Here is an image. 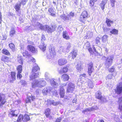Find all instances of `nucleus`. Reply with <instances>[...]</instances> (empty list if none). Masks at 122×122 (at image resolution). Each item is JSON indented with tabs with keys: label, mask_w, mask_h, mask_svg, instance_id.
<instances>
[{
	"label": "nucleus",
	"mask_w": 122,
	"mask_h": 122,
	"mask_svg": "<svg viewBox=\"0 0 122 122\" xmlns=\"http://www.w3.org/2000/svg\"><path fill=\"white\" fill-rule=\"evenodd\" d=\"M39 83V81L37 80H36L34 82L32 83V88H35V87L37 86Z\"/></svg>",
	"instance_id": "c9c22d12"
},
{
	"label": "nucleus",
	"mask_w": 122,
	"mask_h": 122,
	"mask_svg": "<svg viewBox=\"0 0 122 122\" xmlns=\"http://www.w3.org/2000/svg\"><path fill=\"white\" fill-rule=\"evenodd\" d=\"M36 97L35 96L33 95H31L30 96H28L25 99V103H31V100L33 101H34Z\"/></svg>",
	"instance_id": "4468645a"
},
{
	"label": "nucleus",
	"mask_w": 122,
	"mask_h": 122,
	"mask_svg": "<svg viewBox=\"0 0 122 122\" xmlns=\"http://www.w3.org/2000/svg\"><path fill=\"white\" fill-rule=\"evenodd\" d=\"M21 2L19 4H16L14 8L15 10L16 11L18 12L20 9V7L21 6Z\"/></svg>",
	"instance_id": "2f4dec72"
},
{
	"label": "nucleus",
	"mask_w": 122,
	"mask_h": 122,
	"mask_svg": "<svg viewBox=\"0 0 122 122\" xmlns=\"http://www.w3.org/2000/svg\"><path fill=\"white\" fill-rule=\"evenodd\" d=\"M115 70V68L113 66L108 69V71L109 72L112 73Z\"/></svg>",
	"instance_id": "49530a36"
},
{
	"label": "nucleus",
	"mask_w": 122,
	"mask_h": 122,
	"mask_svg": "<svg viewBox=\"0 0 122 122\" xmlns=\"http://www.w3.org/2000/svg\"><path fill=\"white\" fill-rule=\"evenodd\" d=\"M9 46L10 49L12 51L14 52L15 51V46L14 44L11 43L9 44Z\"/></svg>",
	"instance_id": "c756f323"
},
{
	"label": "nucleus",
	"mask_w": 122,
	"mask_h": 122,
	"mask_svg": "<svg viewBox=\"0 0 122 122\" xmlns=\"http://www.w3.org/2000/svg\"><path fill=\"white\" fill-rule=\"evenodd\" d=\"M61 78L63 79L64 81H66L69 80V75L67 74H64L62 75Z\"/></svg>",
	"instance_id": "5701e85b"
},
{
	"label": "nucleus",
	"mask_w": 122,
	"mask_h": 122,
	"mask_svg": "<svg viewBox=\"0 0 122 122\" xmlns=\"http://www.w3.org/2000/svg\"><path fill=\"white\" fill-rule=\"evenodd\" d=\"M95 96L96 98L103 101L106 100V98L103 97L102 95V93L100 91H98L95 93Z\"/></svg>",
	"instance_id": "9d476101"
},
{
	"label": "nucleus",
	"mask_w": 122,
	"mask_h": 122,
	"mask_svg": "<svg viewBox=\"0 0 122 122\" xmlns=\"http://www.w3.org/2000/svg\"><path fill=\"white\" fill-rule=\"evenodd\" d=\"M30 61L33 63H35L36 61L35 59L33 57H32V58L30 60Z\"/></svg>",
	"instance_id": "bf43d9fd"
},
{
	"label": "nucleus",
	"mask_w": 122,
	"mask_h": 122,
	"mask_svg": "<svg viewBox=\"0 0 122 122\" xmlns=\"http://www.w3.org/2000/svg\"><path fill=\"white\" fill-rule=\"evenodd\" d=\"M22 54L24 56H30V54L27 51H25L22 53Z\"/></svg>",
	"instance_id": "c03bdc74"
},
{
	"label": "nucleus",
	"mask_w": 122,
	"mask_h": 122,
	"mask_svg": "<svg viewBox=\"0 0 122 122\" xmlns=\"http://www.w3.org/2000/svg\"><path fill=\"white\" fill-rule=\"evenodd\" d=\"M2 15L1 14V13L0 12V21H1L2 20Z\"/></svg>",
	"instance_id": "0e129e2a"
},
{
	"label": "nucleus",
	"mask_w": 122,
	"mask_h": 122,
	"mask_svg": "<svg viewBox=\"0 0 122 122\" xmlns=\"http://www.w3.org/2000/svg\"><path fill=\"white\" fill-rule=\"evenodd\" d=\"M15 34V28H11L10 31L9 35L11 37L13 36Z\"/></svg>",
	"instance_id": "7c9ffc66"
},
{
	"label": "nucleus",
	"mask_w": 122,
	"mask_h": 122,
	"mask_svg": "<svg viewBox=\"0 0 122 122\" xmlns=\"http://www.w3.org/2000/svg\"><path fill=\"white\" fill-rule=\"evenodd\" d=\"M102 28L104 32H107L110 30V29L108 28L104 27H103Z\"/></svg>",
	"instance_id": "09e8293b"
},
{
	"label": "nucleus",
	"mask_w": 122,
	"mask_h": 122,
	"mask_svg": "<svg viewBox=\"0 0 122 122\" xmlns=\"http://www.w3.org/2000/svg\"><path fill=\"white\" fill-rule=\"evenodd\" d=\"M85 45L86 49H87L90 53L91 54H93L94 52L92 48L91 47L90 43L88 42H87L86 43Z\"/></svg>",
	"instance_id": "dca6fc26"
},
{
	"label": "nucleus",
	"mask_w": 122,
	"mask_h": 122,
	"mask_svg": "<svg viewBox=\"0 0 122 122\" xmlns=\"http://www.w3.org/2000/svg\"><path fill=\"white\" fill-rule=\"evenodd\" d=\"M39 28L41 30H45V25H43L42 24H39Z\"/></svg>",
	"instance_id": "de8ad7c7"
},
{
	"label": "nucleus",
	"mask_w": 122,
	"mask_h": 122,
	"mask_svg": "<svg viewBox=\"0 0 122 122\" xmlns=\"http://www.w3.org/2000/svg\"><path fill=\"white\" fill-rule=\"evenodd\" d=\"M74 3L76 4H77L78 3V1L77 0H75Z\"/></svg>",
	"instance_id": "774afa93"
},
{
	"label": "nucleus",
	"mask_w": 122,
	"mask_h": 122,
	"mask_svg": "<svg viewBox=\"0 0 122 122\" xmlns=\"http://www.w3.org/2000/svg\"><path fill=\"white\" fill-rule=\"evenodd\" d=\"M2 53L3 54L8 56H10L11 54L9 51L7 49L4 48L2 50Z\"/></svg>",
	"instance_id": "bb28decb"
},
{
	"label": "nucleus",
	"mask_w": 122,
	"mask_h": 122,
	"mask_svg": "<svg viewBox=\"0 0 122 122\" xmlns=\"http://www.w3.org/2000/svg\"><path fill=\"white\" fill-rule=\"evenodd\" d=\"M98 109V107L97 106H93L89 108L88 110L89 111H91L94 110H96Z\"/></svg>",
	"instance_id": "58836bf2"
},
{
	"label": "nucleus",
	"mask_w": 122,
	"mask_h": 122,
	"mask_svg": "<svg viewBox=\"0 0 122 122\" xmlns=\"http://www.w3.org/2000/svg\"><path fill=\"white\" fill-rule=\"evenodd\" d=\"M46 47L44 42L42 43L39 46V48L42 50L43 51H45Z\"/></svg>",
	"instance_id": "cd10ccee"
},
{
	"label": "nucleus",
	"mask_w": 122,
	"mask_h": 122,
	"mask_svg": "<svg viewBox=\"0 0 122 122\" xmlns=\"http://www.w3.org/2000/svg\"><path fill=\"white\" fill-rule=\"evenodd\" d=\"M28 0H21V3L23 5H25L28 1Z\"/></svg>",
	"instance_id": "3c124183"
},
{
	"label": "nucleus",
	"mask_w": 122,
	"mask_h": 122,
	"mask_svg": "<svg viewBox=\"0 0 122 122\" xmlns=\"http://www.w3.org/2000/svg\"><path fill=\"white\" fill-rule=\"evenodd\" d=\"M82 67L81 66H79V65H78L76 67L77 69L79 71H81V70L82 69Z\"/></svg>",
	"instance_id": "6e6d98bb"
},
{
	"label": "nucleus",
	"mask_w": 122,
	"mask_h": 122,
	"mask_svg": "<svg viewBox=\"0 0 122 122\" xmlns=\"http://www.w3.org/2000/svg\"><path fill=\"white\" fill-rule=\"evenodd\" d=\"M50 82L51 85L53 86L57 85V83L54 81L53 79H51L50 81Z\"/></svg>",
	"instance_id": "79ce46f5"
},
{
	"label": "nucleus",
	"mask_w": 122,
	"mask_h": 122,
	"mask_svg": "<svg viewBox=\"0 0 122 122\" xmlns=\"http://www.w3.org/2000/svg\"><path fill=\"white\" fill-rule=\"evenodd\" d=\"M75 15L74 13L72 11L71 12L69 13V17H73Z\"/></svg>",
	"instance_id": "5fc2aeb1"
},
{
	"label": "nucleus",
	"mask_w": 122,
	"mask_h": 122,
	"mask_svg": "<svg viewBox=\"0 0 122 122\" xmlns=\"http://www.w3.org/2000/svg\"><path fill=\"white\" fill-rule=\"evenodd\" d=\"M48 92V90L46 89H44L42 90V92L44 95H46Z\"/></svg>",
	"instance_id": "8fccbe9b"
},
{
	"label": "nucleus",
	"mask_w": 122,
	"mask_h": 122,
	"mask_svg": "<svg viewBox=\"0 0 122 122\" xmlns=\"http://www.w3.org/2000/svg\"><path fill=\"white\" fill-rule=\"evenodd\" d=\"M97 1V0H90V5L91 7L93 6L94 4V2Z\"/></svg>",
	"instance_id": "37998d69"
},
{
	"label": "nucleus",
	"mask_w": 122,
	"mask_h": 122,
	"mask_svg": "<svg viewBox=\"0 0 122 122\" xmlns=\"http://www.w3.org/2000/svg\"><path fill=\"white\" fill-rule=\"evenodd\" d=\"M39 70L40 68L37 65L33 67L32 71V74L30 77V80H33L38 77L39 72H37L35 73V72Z\"/></svg>",
	"instance_id": "f257e3e1"
},
{
	"label": "nucleus",
	"mask_w": 122,
	"mask_h": 122,
	"mask_svg": "<svg viewBox=\"0 0 122 122\" xmlns=\"http://www.w3.org/2000/svg\"><path fill=\"white\" fill-rule=\"evenodd\" d=\"M59 94L61 98H63L65 95V90L63 87H61L59 89Z\"/></svg>",
	"instance_id": "f3484780"
},
{
	"label": "nucleus",
	"mask_w": 122,
	"mask_h": 122,
	"mask_svg": "<svg viewBox=\"0 0 122 122\" xmlns=\"http://www.w3.org/2000/svg\"><path fill=\"white\" fill-rule=\"evenodd\" d=\"M114 58L113 56H110L107 57L104 63L105 65L109 67L111 66L112 63Z\"/></svg>",
	"instance_id": "39448f33"
},
{
	"label": "nucleus",
	"mask_w": 122,
	"mask_h": 122,
	"mask_svg": "<svg viewBox=\"0 0 122 122\" xmlns=\"http://www.w3.org/2000/svg\"><path fill=\"white\" fill-rule=\"evenodd\" d=\"M17 72L21 73L22 71V66L21 65H19L16 67Z\"/></svg>",
	"instance_id": "72a5a7b5"
},
{
	"label": "nucleus",
	"mask_w": 122,
	"mask_h": 122,
	"mask_svg": "<svg viewBox=\"0 0 122 122\" xmlns=\"http://www.w3.org/2000/svg\"><path fill=\"white\" fill-rule=\"evenodd\" d=\"M105 23L107 26L110 27L111 26V24H113L114 21L108 18H106Z\"/></svg>",
	"instance_id": "6ab92c4d"
},
{
	"label": "nucleus",
	"mask_w": 122,
	"mask_h": 122,
	"mask_svg": "<svg viewBox=\"0 0 122 122\" xmlns=\"http://www.w3.org/2000/svg\"><path fill=\"white\" fill-rule=\"evenodd\" d=\"M69 67L68 65H66L62 67L61 69L58 71L59 73L61 74L67 72L69 70Z\"/></svg>",
	"instance_id": "9b49d317"
},
{
	"label": "nucleus",
	"mask_w": 122,
	"mask_h": 122,
	"mask_svg": "<svg viewBox=\"0 0 122 122\" xmlns=\"http://www.w3.org/2000/svg\"><path fill=\"white\" fill-rule=\"evenodd\" d=\"M23 60L21 58H20L18 60V62L19 63L21 64L22 66L23 64Z\"/></svg>",
	"instance_id": "603ef678"
},
{
	"label": "nucleus",
	"mask_w": 122,
	"mask_h": 122,
	"mask_svg": "<svg viewBox=\"0 0 122 122\" xmlns=\"http://www.w3.org/2000/svg\"><path fill=\"white\" fill-rule=\"evenodd\" d=\"M71 47L70 44H69L67 46V49L68 50Z\"/></svg>",
	"instance_id": "e2e57ef3"
},
{
	"label": "nucleus",
	"mask_w": 122,
	"mask_h": 122,
	"mask_svg": "<svg viewBox=\"0 0 122 122\" xmlns=\"http://www.w3.org/2000/svg\"><path fill=\"white\" fill-rule=\"evenodd\" d=\"M10 77L11 79L10 80V82H13L16 80V73L15 71H11L10 72Z\"/></svg>",
	"instance_id": "2eb2a0df"
},
{
	"label": "nucleus",
	"mask_w": 122,
	"mask_h": 122,
	"mask_svg": "<svg viewBox=\"0 0 122 122\" xmlns=\"http://www.w3.org/2000/svg\"><path fill=\"white\" fill-rule=\"evenodd\" d=\"M75 84L72 83H69L67 88L66 92L67 93H72L75 88Z\"/></svg>",
	"instance_id": "423d86ee"
},
{
	"label": "nucleus",
	"mask_w": 122,
	"mask_h": 122,
	"mask_svg": "<svg viewBox=\"0 0 122 122\" xmlns=\"http://www.w3.org/2000/svg\"><path fill=\"white\" fill-rule=\"evenodd\" d=\"M41 40H45V36L43 35L42 36L41 38Z\"/></svg>",
	"instance_id": "052dcab7"
},
{
	"label": "nucleus",
	"mask_w": 122,
	"mask_h": 122,
	"mask_svg": "<svg viewBox=\"0 0 122 122\" xmlns=\"http://www.w3.org/2000/svg\"><path fill=\"white\" fill-rule=\"evenodd\" d=\"M24 116L23 114H20L18 116L17 120L14 122H21L22 121L23 122Z\"/></svg>",
	"instance_id": "b1692460"
},
{
	"label": "nucleus",
	"mask_w": 122,
	"mask_h": 122,
	"mask_svg": "<svg viewBox=\"0 0 122 122\" xmlns=\"http://www.w3.org/2000/svg\"><path fill=\"white\" fill-rule=\"evenodd\" d=\"M108 36L106 35L103 36L102 37V41L103 42H105L107 40Z\"/></svg>",
	"instance_id": "4c0bfd02"
},
{
	"label": "nucleus",
	"mask_w": 122,
	"mask_h": 122,
	"mask_svg": "<svg viewBox=\"0 0 122 122\" xmlns=\"http://www.w3.org/2000/svg\"><path fill=\"white\" fill-rule=\"evenodd\" d=\"M61 119L62 118L61 117H58L56 119L55 122H61Z\"/></svg>",
	"instance_id": "864d4df0"
},
{
	"label": "nucleus",
	"mask_w": 122,
	"mask_h": 122,
	"mask_svg": "<svg viewBox=\"0 0 122 122\" xmlns=\"http://www.w3.org/2000/svg\"><path fill=\"white\" fill-rule=\"evenodd\" d=\"M67 62V60L65 58H62L58 59V65L60 66L64 65Z\"/></svg>",
	"instance_id": "ddd939ff"
},
{
	"label": "nucleus",
	"mask_w": 122,
	"mask_h": 122,
	"mask_svg": "<svg viewBox=\"0 0 122 122\" xmlns=\"http://www.w3.org/2000/svg\"><path fill=\"white\" fill-rule=\"evenodd\" d=\"M93 64V63L92 61L90 62L87 64V72L89 76H91L93 72L92 70Z\"/></svg>",
	"instance_id": "6e6552de"
},
{
	"label": "nucleus",
	"mask_w": 122,
	"mask_h": 122,
	"mask_svg": "<svg viewBox=\"0 0 122 122\" xmlns=\"http://www.w3.org/2000/svg\"><path fill=\"white\" fill-rule=\"evenodd\" d=\"M81 76H82V77H86V74L84 73L83 74H81L80 75Z\"/></svg>",
	"instance_id": "680f3d73"
},
{
	"label": "nucleus",
	"mask_w": 122,
	"mask_h": 122,
	"mask_svg": "<svg viewBox=\"0 0 122 122\" xmlns=\"http://www.w3.org/2000/svg\"><path fill=\"white\" fill-rule=\"evenodd\" d=\"M61 17L62 19L65 20H69L71 19V18H70L69 17H67L65 14L61 15Z\"/></svg>",
	"instance_id": "e433bc0d"
},
{
	"label": "nucleus",
	"mask_w": 122,
	"mask_h": 122,
	"mask_svg": "<svg viewBox=\"0 0 122 122\" xmlns=\"http://www.w3.org/2000/svg\"><path fill=\"white\" fill-rule=\"evenodd\" d=\"M88 17L87 12L85 10L83 11L79 17V20L82 23L85 24Z\"/></svg>",
	"instance_id": "f03ea898"
},
{
	"label": "nucleus",
	"mask_w": 122,
	"mask_h": 122,
	"mask_svg": "<svg viewBox=\"0 0 122 122\" xmlns=\"http://www.w3.org/2000/svg\"><path fill=\"white\" fill-rule=\"evenodd\" d=\"M1 60L4 62H8L9 61V58L6 56L3 55L1 57Z\"/></svg>",
	"instance_id": "4be33fe9"
},
{
	"label": "nucleus",
	"mask_w": 122,
	"mask_h": 122,
	"mask_svg": "<svg viewBox=\"0 0 122 122\" xmlns=\"http://www.w3.org/2000/svg\"><path fill=\"white\" fill-rule=\"evenodd\" d=\"M112 78V75L110 74H108L107 77V78L108 79H111Z\"/></svg>",
	"instance_id": "4d7b16f0"
},
{
	"label": "nucleus",
	"mask_w": 122,
	"mask_h": 122,
	"mask_svg": "<svg viewBox=\"0 0 122 122\" xmlns=\"http://www.w3.org/2000/svg\"><path fill=\"white\" fill-rule=\"evenodd\" d=\"M47 104L50 105H52L54 106H56L58 105L59 103L57 102H55L54 100L48 99L47 101Z\"/></svg>",
	"instance_id": "aec40b11"
},
{
	"label": "nucleus",
	"mask_w": 122,
	"mask_h": 122,
	"mask_svg": "<svg viewBox=\"0 0 122 122\" xmlns=\"http://www.w3.org/2000/svg\"><path fill=\"white\" fill-rule=\"evenodd\" d=\"M45 30L48 33H52L57 28L56 25H53L50 27L47 25H45Z\"/></svg>",
	"instance_id": "7ed1b4c3"
},
{
	"label": "nucleus",
	"mask_w": 122,
	"mask_h": 122,
	"mask_svg": "<svg viewBox=\"0 0 122 122\" xmlns=\"http://www.w3.org/2000/svg\"><path fill=\"white\" fill-rule=\"evenodd\" d=\"M54 9V8H49L48 11L51 15L55 17L56 16V12Z\"/></svg>",
	"instance_id": "a211bd4d"
},
{
	"label": "nucleus",
	"mask_w": 122,
	"mask_h": 122,
	"mask_svg": "<svg viewBox=\"0 0 122 122\" xmlns=\"http://www.w3.org/2000/svg\"><path fill=\"white\" fill-rule=\"evenodd\" d=\"M21 73L17 72V79H20L22 77V75Z\"/></svg>",
	"instance_id": "a18cd8bd"
},
{
	"label": "nucleus",
	"mask_w": 122,
	"mask_h": 122,
	"mask_svg": "<svg viewBox=\"0 0 122 122\" xmlns=\"http://www.w3.org/2000/svg\"><path fill=\"white\" fill-rule=\"evenodd\" d=\"M114 91L115 93L117 94H120L122 93V82H120L117 85Z\"/></svg>",
	"instance_id": "20e7f679"
},
{
	"label": "nucleus",
	"mask_w": 122,
	"mask_h": 122,
	"mask_svg": "<svg viewBox=\"0 0 122 122\" xmlns=\"http://www.w3.org/2000/svg\"><path fill=\"white\" fill-rule=\"evenodd\" d=\"M110 2L111 3V5L112 6V7L114 6L115 5V1H110Z\"/></svg>",
	"instance_id": "13d9d810"
},
{
	"label": "nucleus",
	"mask_w": 122,
	"mask_h": 122,
	"mask_svg": "<svg viewBox=\"0 0 122 122\" xmlns=\"http://www.w3.org/2000/svg\"><path fill=\"white\" fill-rule=\"evenodd\" d=\"M100 40L101 38L100 37L98 36L97 37L95 40L96 44L97 45L100 44L101 43Z\"/></svg>",
	"instance_id": "a19ab883"
},
{
	"label": "nucleus",
	"mask_w": 122,
	"mask_h": 122,
	"mask_svg": "<svg viewBox=\"0 0 122 122\" xmlns=\"http://www.w3.org/2000/svg\"><path fill=\"white\" fill-rule=\"evenodd\" d=\"M105 4L106 3L103 0L102 1L101 3L100 4V6L102 10H103L104 9Z\"/></svg>",
	"instance_id": "ea45409f"
},
{
	"label": "nucleus",
	"mask_w": 122,
	"mask_h": 122,
	"mask_svg": "<svg viewBox=\"0 0 122 122\" xmlns=\"http://www.w3.org/2000/svg\"><path fill=\"white\" fill-rule=\"evenodd\" d=\"M51 109L49 108H46L45 110L44 113L46 118H49L50 120L53 119L51 115Z\"/></svg>",
	"instance_id": "1a4fd4ad"
},
{
	"label": "nucleus",
	"mask_w": 122,
	"mask_h": 122,
	"mask_svg": "<svg viewBox=\"0 0 122 122\" xmlns=\"http://www.w3.org/2000/svg\"><path fill=\"white\" fill-rule=\"evenodd\" d=\"M70 54L71 55L72 59H74L75 58L77 55V54L75 51H73L71 52Z\"/></svg>",
	"instance_id": "f704fd0d"
},
{
	"label": "nucleus",
	"mask_w": 122,
	"mask_h": 122,
	"mask_svg": "<svg viewBox=\"0 0 122 122\" xmlns=\"http://www.w3.org/2000/svg\"><path fill=\"white\" fill-rule=\"evenodd\" d=\"M118 102H119L118 109L121 111L122 110V97H120L118 98Z\"/></svg>",
	"instance_id": "393cba45"
},
{
	"label": "nucleus",
	"mask_w": 122,
	"mask_h": 122,
	"mask_svg": "<svg viewBox=\"0 0 122 122\" xmlns=\"http://www.w3.org/2000/svg\"><path fill=\"white\" fill-rule=\"evenodd\" d=\"M24 116L23 122H26L30 120L29 116L27 114H25Z\"/></svg>",
	"instance_id": "c85d7f7f"
},
{
	"label": "nucleus",
	"mask_w": 122,
	"mask_h": 122,
	"mask_svg": "<svg viewBox=\"0 0 122 122\" xmlns=\"http://www.w3.org/2000/svg\"><path fill=\"white\" fill-rule=\"evenodd\" d=\"M19 20L21 22L20 23H22L23 22V20L22 18L20 19Z\"/></svg>",
	"instance_id": "338daca9"
},
{
	"label": "nucleus",
	"mask_w": 122,
	"mask_h": 122,
	"mask_svg": "<svg viewBox=\"0 0 122 122\" xmlns=\"http://www.w3.org/2000/svg\"><path fill=\"white\" fill-rule=\"evenodd\" d=\"M0 107L3 106L6 102V99L5 94L0 93Z\"/></svg>",
	"instance_id": "0eeeda50"
},
{
	"label": "nucleus",
	"mask_w": 122,
	"mask_h": 122,
	"mask_svg": "<svg viewBox=\"0 0 122 122\" xmlns=\"http://www.w3.org/2000/svg\"><path fill=\"white\" fill-rule=\"evenodd\" d=\"M118 31L117 30L113 29H112L110 32L111 34L116 35L118 34Z\"/></svg>",
	"instance_id": "473e14b6"
},
{
	"label": "nucleus",
	"mask_w": 122,
	"mask_h": 122,
	"mask_svg": "<svg viewBox=\"0 0 122 122\" xmlns=\"http://www.w3.org/2000/svg\"><path fill=\"white\" fill-rule=\"evenodd\" d=\"M16 110H12L10 111L8 115L9 116H11L12 117H17L18 116V114H16L15 113Z\"/></svg>",
	"instance_id": "a878e982"
},
{
	"label": "nucleus",
	"mask_w": 122,
	"mask_h": 122,
	"mask_svg": "<svg viewBox=\"0 0 122 122\" xmlns=\"http://www.w3.org/2000/svg\"><path fill=\"white\" fill-rule=\"evenodd\" d=\"M62 36L63 38L66 40H68L70 39V37L66 31H63L62 33Z\"/></svg>",
	"instance_id": "412c9836"
},
{
	"label": "nucleus",
	"mask_w": 122,
	"mask_h": 122,
	"mask_svg": "<svg viewBox=\"0 0 122 122\" xmlns=\"http://www.w3.org/2000/svg\"><path fill=\"white\" fill-rule=\"evenodd\" d=\"M73 102V103H76V99H73L72 101Z\"/></svg>",
	"instance_id": "69168bd1"
},
{
	"label": "nucleus",
	"mask_w": 122,
	"mask_h": 122,
	"mask_svg": "<svg viewBox=\"0 0 122 122\" xmlns=\"http://www.w3.org/2000/svg\"><path fill=\"white\" fill-rule=\"evenodd\" d=\"M27 49L29 51L33 54H36L37 53V50L34 46L32 45H28L27 46Z\"/></svg>",
	"instance_id": "f8f14e48"
}]
</instances>
